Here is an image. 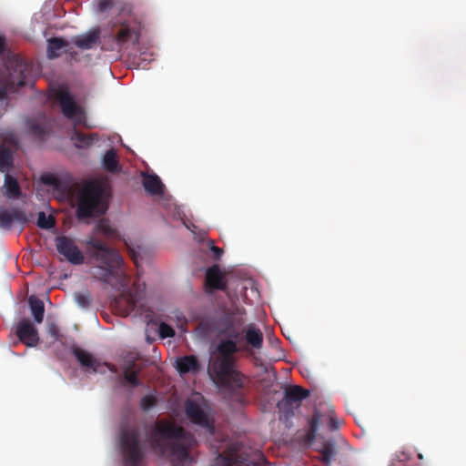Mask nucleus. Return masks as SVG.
<instances>
[{"mask_svg":"<svg viewBox=\"0 0 466 466\" xmlns=\"http://www.w3.org/2000/svg\"><path fill=\"white\" fill-rule=\"evenodd\" d=\"M153 447L167 456L172 466H193V451L198 441L193 434L175 422L161 420L151 432Z\"/></svg>","mask_w":466,"mask_h":466,"instance_id":"f257e3e1","label":"nucleus"},{"mask_svg":"<svg viewBox=\"0 0 466 466\" xmlns=\"http://www.w3.org/2000/svg\"><path fill=\"white\" fill-rule=\"evenodd\" d=\"M418 457H419V459H422V455L421 454H419Z\"/></svg>","mask_w":466,"mask_h":466,"instance_id":"de8ad7c7","label":"nucleus"},{"mask_svg":"<svg viewBox=\"0 0 466 466\" xmlns=\"http://www.w3.org/2000/svg\"><path fill=\"white\" fill-rule=\"evenodd\" d=\"M19 66V71H20V73H21V75H22V74H23V69L21 68V67H22V66L20 65V66Z\"/></svg>","mask_w":466,"mask_h":466,"instance_id":"c03bdc74","label":"nucleus"},{"mask_svg":"<svg viewBox=\"0 0 466 466\" xmlns=\"http://www.w3.org/2000/svg\"><path fill=\"white\" fill-rule=\"evenodd\" d=\"M28 303L35 321L41 323L45 313L43 301L35 296H31L28 299Z\"/></svg>","mask_w":466,"mask_h":466,"instance_id":"cd10ccee","label":"nucleus"},{"mask_svg":"<svg viewBox=\"0 0 466 466\" xmlns=\"http://www.w3.org/2000/svg\"><path fill=\"white\" fill-rule=\"evenodd\" d=\"M105 193L106 187L102 182L97 180L86 182L77 194L76 217L79 219H85L105 214L107 209Z\"/></svg>","mask_w":466,"mask_h":466,"instance_id":"39448f33","label":"nucleus"},{"mask_svg":"<svg viewBox=\"0 0 466 466\" xmlns=\"http://www.w3.org/2000/svg\"><path fill=\"white\" fill-rule=\"evenodd\" d=\"M157 404V399L155 396L148 394L144 396L140 400V407L143 410L148 411Z\"/></svg>","mask_w":466,"mask_h":466,"instance_id":"473e14b6","label":"nucleus"},{"mask_svg":"<svg viewBox=\"0 0 466 466\" xmlns=\"http://www.w3.org/2000/svg\"><path fill=\"white\" fill-rule=\"evenodd\" d=\"M142 184L145 190L152 196H159L164 193V185L157 175L145 174Z\"/></svg>","mask_w":466,"mask_h":466,"instance_id":"6ab92c4d","label":"nucleus"},{"mask_svg":"<svg viewBox=\"0 0 466 466\" xmlns=\"http://www.w3.org/2000/svg\"><path fill=\"white\" fill-rule=\"evenodd\" d=\"M158 332L162 339L172 338L175 336V330L173 328L165 322L160 323Z\"/></svg>","mask_w":466,"mask_h":466,"instance_id":"f704fd0d","label":"nucleus"},{"mask_svg":"<svg viewBox=\"0 0 466 466\" xmlns=\"http://www.w3.org/2000/svg\"><path fill=\"white\" fill-rule=\"evenodd\" d=\"M27 126L30 133L40 140H43L50 130L45 117L41 121L29 120Z\"/></svg>","mask_w":466,"mask_h":466,"instance_id":"b1692460","label":"nucleus"},{"mask_svg":"<svg viewBox=\"0 0 466 466\" xmlns=\"http://www.w3.org/2000/svg\"><path fill=\"white\" fill-rule=\"evenodd\" d=\"M113 1L112 0H99L97 3V10L101 13L112 8Z\"/></svg>","mask_w":466,"mask_h":466,"instance_id":"c9c22d12","label":"nucleus"},{"mask_svg":"<svg viewBox=\"0 0 466 466\" xmlns=\"http://www.w3.org/2000/svg\"><path fill=\"white\" fill-rule=\"evenodd\" d=\"M88 247L92 258L100 263L93 268L94 277L105 283L116 278L121 285L126 284V275L121 269L124 260L120 254L97 238L90 239Z\"/></svg>","mask_w":466,"mask_h":466,"instance_id":"7ed1b4c3","label":"nucleus"},{"mask_svg":"<svg viewBox=\"0 0 466 466\" xmlns=\"http://www.w3.org/2000/svg\"><path fill=\"white\" fill-rule=\"evenodd\" d=\"M56 248L58 253L69 263L73 265L84 263L85 257L72 238L66 236L56 237Z\"/></svg>","mask_w":466,"mask_h":466,"instance_id":"9d476101","label":"nucleus"},{"mask_svg":"<svg viewBox=\"0 0 466 466\" xmlns=\"http://www.w3.org/2000/svg\"><path fill=\"white\" fill-rule=\"evenodd\" d=\"M15 221L20 225L25 224L27 218L25 212L16 208L0 210V227L2 228L9 229Z\"/></svg>","mask_w":466,"mask_h":466,"instance_id":"4468645a","label":"nucleus"},{"mask_svg":"<svg viewBox=\"0 0 466 466\" xmlns=\"http://www.w3.org/2000/svg\"><path fill=\"white\" fill-rule=\"evenodd\" d=\"M2 189L5 191L4 194L10 199L19 198L21 196V187L15 177L5 173V182Z\"/></svg>","mask_w":466,"mask_h":466,"instance_id":"aec40b11","label":"nucleus"},{"mask_svg":"<svg viewBox=\"0 0 466 466\" xmlns=\"http://www.w3.org/2000/svg\"><path fill=\"white\" fill-rule=\"evenodd\" d=\"M309 395V391L300 386H291L286 389L283 399L278 402V408L281 412L293 415L294 409L298 408Z\"/></svg>","mask_w":466,"mask_h":466,"instance_id":"1a4fd4ad","label":"nucleus"},{"mask_svg":"<svg viewBox=\"0 0 466 466\" xmlns=\"http://www.w3.org/2000/svg\"><path fill=\"white\" fill-rule=\"evenodd\" d=\"M208 247H209V249L213 253L214 259L219 260L221 256H222V254H223V249L218 248V247H217V246H215L213 241H210Z\"/></svg>","mask_w":466,"mask_h":466,"instance_id":"e433bc0d","label":"nucleus"},{"mask_svg":"<svg viewBox=\"0 0 466 466\" xmlns=\"http://www.w3.org/2000/svg\"><path fill=\"white\" fill-rule=\"evenodd\" d=\"M102 163H103L104 168L106 171L112 172V173L118 171L119 163H118L116 151L115 148H110L105 153V155L103 157Z\"/></svg>","mask_w":466,"mask_h":466,"instance_id":"bb28decb","label":"nucleus"},{"mask_svg":"<svg viewBox=\"0 0 466 466\" xmlns=\"http://www.w3.org/2000/svg\"><path fill=\"white\" fill-rule=\"evenodd\" d=\"M319 422V415L318 410H316L312 417L309 420V429L305 435L306 441H309V443H311L315 440Z\"/></svg>","mask_w":466,"mask_h":466,"instance_id":"c756f323","label":"nucleus"},{"mask_svg":"<svg viewBox=\"0 0 466 466\" xmlns=\"http://www.w3.org/2000/svg\"><path fill=\"white\" fill-rule=\"evenodd\" d=\"M245 339L252 348L259 350L263 345V333L254 324H249L245 332Z\"/></svg>","mask_w":466,"mask_h":466,"instance_id":"412c9836","label":"nucleus"},{"mask_svg":"<svg viewBox=\"0 0 466 466\" xmlns=\"http://www.w3.org/2000/svg\"><path fill=\"white\" fill-rule=\"evenodd\" d=\"M4 50V40L0 37V54L3 52Z\"/></svg>","mask_w":466,"mask_h":466,"instance_id":"37998d69","label":"nucleus"},{"mask_svg":"<svg viewBox=\"0 0 466 466\" xmlns=\"http://www.w3.org/2000/svg\"><path fill=\"white\" fill-rule=\"evenodd\" d=\"M176 368L180 374L198 373L200 363L195 355H187L177 360Z\"/></svg>","mask_w":466,"mask_h":466,"instance_id":"dca6fc26","label":"nucleus"},{"mask_svg":"<svg viewBox=\"0 0 466 466\" xmlns=\"http://www.w3.org/2000/svg\"><path fill=\"white\" fill-rule=\"evenodd\" d=\"M401 455L404 457V459H407V456L404 452H402Z\"/></svg>","mask_w":466,"mask_h":466,"instance_id":"a18cd8bd","label":"nucleus"},{"mask_svg":"<svg viewBox=\"0 0 466 466\" xmlns=\"http://www.w3.org/2000/svg\"><path fill=\"white\" fill-rule=\"evenodd\" d=\"M100 228L102 231L106 235L112 236L114 233V230L111 229V228L108 225L101 224Z\"/></svg>","mask_w":466,"mask_h":466,"instance_id":"ea45409f","label":"nucleus"},{"mask_svg":"<svg viewBox=\"0 0 466 466\" xmlns=\"http://www.w3.org/2000/svg\"><path fill=\"white\" fill-rule=\"evenodd\" d=\"M141 371V368H138L135 371L123 370V378L120 380L122 385H129L133 388L139 387L142 385L141 380L138 375Z\"/></svg>","mask_w":466,"mask_h":466,"instance_id":"c85d7f7f","label":"nucleus"},{"mask_svg":"<svg viewBox=\"0 0 466 466\" xmlns=\"http://www.w3.org/2000/svg\"><path fill=\"white\" fill-rule=\"evenodd\" d=\"M68 41L60 37H52L47 40V51L46 56L49 59L59 57L62 53H73L68 49Z\"/></svg>","mask_w":466,"mask_h":466,"instance_id":"2eb2a0df","label":"nucleus"},{"mask_svg":"<svg viewBox=\"0 0 466 466\" xmlns=\"http://www.w3.org/2000/svg\"><path fill=\"white\" fill-rule=\"evenodd\" d=\"M71 138L76 147L86 148L98 140V136L96 134H84L75 128Z\"/></svg>","mask_w":466,"mask_h":466,"instance_id":"4be33fe9","label":"nucleus"},{"mask_svg":"<svg viewBox=\"0 0 466 466\" xmlns=\"http://www.w3.org/2000/svg\"><path fill=\"white\" fill-rule=\"evenodd\" d=\"M319 452L320 453L321 462L325 466H330L337 454L335 442L332 441H324Z\"/></svg>","mask_w":466,"mask_h":466,"instance_id":"393cba45","label":"nucleus"},{"mask_svg":"<svg viewBox=\"0 0 466 466\" xmlns=\"http://www.w3.org/2000/svg\"><path fill=\"white\" fill-rule=\"evenodd\" d=\"M234 365L235 360L215 355L209 360L208 374L230 400L243 403V376L234 369Z\"/></svg>","mask_w":466,"mask_h":466,"instance_id":"f03ea898","label":"nucleus"},{"mask_svg":"<svg viewBox=\"0 0 466 466\" xmlns=\"http://www.w3.org/2000/svg\"><path fill=\"white\" fill-rule=\"evenodd\" d=\"M46 182L47 184H52V181H50V180H46Z\"/></svg>","mask_w":466,"mask_h":466,"instance_id":"49530a36","label":"nucleus"},{"mask_svg":"<svg viewBox=\"0 0 466 466\" xmlns=\"http://www.w3.org/2000/svg\"><path fill=\"white\" fill-rule=\"evenodd\" d=\"M14 166L13 152L5 145L0 146V171L9 173Z\"/></svg>","mask_w":466,"mask_h":466,"instance_id":"a878e982","label":"nucleus"},{"mask_svg":"<svg viewBox=\"0 0 466 466\" xmlns=\"http://www.w3.org/2000/svg\"><path fill=\"white\" fill-rule=\"evenodd\" d=\"M73 354L86 370H92L93 372L97 371L98 362L91 353L76 347L73 349Z\"/></svg>","mask_w":466,"mask_h":466,"instance_id":"f3484780","label":"nucleus"},{"mask_svg":"<svg viewBox=\"0 0 466 466\" xmlns=\"http://www.w3.org/2000/svg\"><path fill=\"white\" fill-rule=\"evenodd\" d=\"M106 365L109 369L110 371L116 372V368L114 365L108 364V363H106Z\"/></svg>","mask_w":466,"mask_h":466,"instance_id":"79ce46f5","label":"nucleus"},{"mask_svg":"<svg viewBox=\"0 0 466 466\" xmlns=\"http://www.w3.org/2000/svg\"><path fill=\"white\" fill-rule=\"evenodd\" d=\"M15 333L21 342L28 347H35L39 341L37 329L28 319H22L17 324Z\"/></svg>","mask_w":466,"mask_h":466,"instance_id":"f8f14e48","label":"nucleus"},{"mask_svg":"<svg viewBox=\"0 0 466 466\" xmlns=\"http://www.w3.org/2000/svg\"><path fill=\"white\" fill-rule=\"evenodd\" d=\"M225 466H258V464L256 463H247L245 465H240V464H236L234 462H228Z\"/></svg>","mask_w":466,"mask_h":466,"instance_id":"a19ab883","label":"nucleus"},{"mask_svg":"<svg viewBox=\"0 0 466 466\" xmlns=\"http://www.w3.org/2000/svg\"><path fill=\"white\" fill-rule=\"evenodd\" d=\"M57 99L65 116L69 119L76 118V124L77 125L85 124L86 116L83 115L81 108L76 105L67 91H59L57 94Z\"/></svg>","mask_w":466,"mask_h":466,"instance_id":"9b49d317","label":"nucleus"},{"mask_svg":"<svg viewBox=\"0 0 466 466\" xmlns=\"http://www.w3.org/2000/svg\"><path fill=\"white\" fill-rule=\"evenodd\" d=\"M329 426L331 430H337L339 426V422L336 418L330 417Z\"/></svg>","mask_w":466,"mask_h":466,"instance_id":"58836bf2","label":"nucleus"},{"mask_svg":"<svg viewBox=\"0 0 466 466\" xmlns=\"http://www.w3.org/2000/svg\"><path fill=\"white\" fill-rule=\"evenodd\" d=\"M141 35V24L131 14H120L112 23L109 39L111 43L107 46L103 44L102 48L108 51L121 52L131 46L139 43Z\"/></svg>","mask_w":466,"mask_h":466,"instance_id":"20e7f679","label":"nucleus"},{"mask_svg":"<svg viewBox=\"0 0 466 466\" xmlns=\"http://www.w3.org/2000/svg\"><path fill=\"white\" fill-rule=\"evenodd\" d=\"M137 359H132V360H128L125 362V365L123 367V370H127V371H135L137 370L139 367H137Z\"/></svg>","mask_w":466,"mask_h":466,"instance_id":"4c0bfd02","label":"nucleus"},{"mask_svg":"<svg viewBox=\"0 0 466 466\" xmlns=\"http://www.w3.org/2000/svg\"><path fill=\"white\" fill-rule=\"evenodd\" d=\"M100 31L98 29L88 32L87 34L76 35L73 38V43L83 50L93 48L98 42Z\"/></svg>","mask_w":466,"mask_h":466,"instance_id":"a211bd4d","label":"nucleus"},{"mask_svg":"<svg viewBox=\"0 0 466 466\" xmlns=\"http://www.w3.org/2000/svg\"><path fill=\"white\" fill-rule=\"evenodd\" d=\"M185 413L192 423L207 430L210 434L214 433V420L199 403L193 400H187Z\"/></svg>","mask_w":466,"mask_h":466,"instance_id":"6e6552de","label":"nucleus"},{"mask_svg":"<svg viewBox=\"0 0 466 466\" xmlns=\"http://www.w3.org/2000/svg\"><path fill=\"white\" fill-rule=\"evenodd\" d=\"M120 445L124 465L140 466L144 459V451L139 431L135 428L123 430Z\"/></svg>","mask_w":466,"mask_h":466,"instance_id":"423d86ee","label":"nucleus"},{"mask_svg":"<svg viewBox=\"0 0 466 466\" xmlns=\"http://www.w3.org/2000/svg\"><path fill=\"white\" fill-rule=\"evenodd\" d=\"M37 226L40 228L49 229L55 226V219L52 216H47L45 212H39L37 217Z\"/></svg>","mask_w":466,"mask_h":466,"instance_id":"2f4dec72","label":"nucleus"},{"mask_svg":"<svg viewBox=\"0 0 466 466\" xmlns=\"http://www.w3.org/2000/svg\"><path fill=\"white\" fill-rule=\"evenodd\" d=\"M76 300L77 304L82 308H87L90 306L92 299L89 292L77 293L76 294Z\"/></svg>","mask_w":466,"mask_h":466,"instance_id":"72a5a7b5","label":"nucleus"},{"mask_svg":"<svg viewBox=\"0 0 466 466\" xmlns=\"http://www.w3.org/2000/svg\"><path fill=\"white\" fill-rule=\"evenodd\" d=\"M116 303L118 307H124V312L126 314H130L134 311L141 314L147 311L145 304V284L135 282L130 292L120 295L116 299Z\"/></svg>","mask_w":466,"mask_h":466,"instance_id":"0eeeda50","label":"nucleus"},{"mask_svg":"<svg viewBox=\"0 0 466 466\" xmlns=\"http://www.w3.org/2000/svg\"><path fill=\"white\" fill-rule=\"evenodd\" d=\"M205 285L211 290H225L227 289V280L218 265H213L207 269Z\"/></svg>","mask_w":466,"mask_h":466,"instance_id":"ddd939ff","label":"nucleus"},{"mask_svg":"<svg viewBox=\"0 0 466 466\" xmlns=\"http://www.w3.org/2000/svg\"><path fill=\"white\" fill-rule=\"evenodd\" d=\"M217 351V356L235 360L234 354L238 351V348L233 339H226L219 342Z\"/></svg>","mask_w":466,"mask_h":466,"instance_id":"5701e85b","label":"nucleus"},{"mask_svg":"<svg viewBox=\"0 0 466 466\" xmlns=\"http://www.w3.org/2000/svg\"><path fill=\"white\" fill-rule=\"evenodd\" d=\"M25 84V77L24 76H21L16 81L11 80L7 87L0 88V100L5 99L8 92H12L17 87L24 86Z\"/></svg>","mask_w":466,"mask_h":466,"instance_id":"7c9ffc66","label":"nucleus"}]
</instances>
